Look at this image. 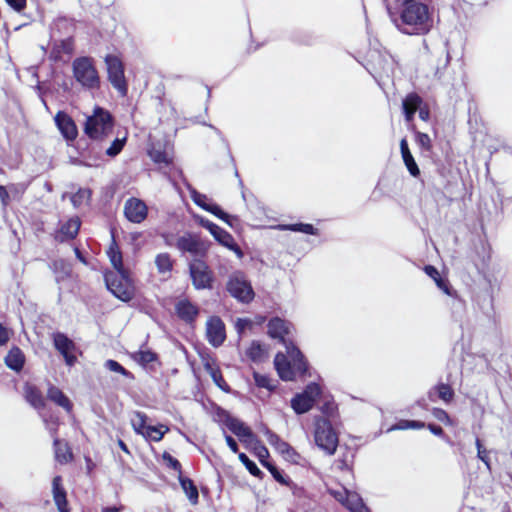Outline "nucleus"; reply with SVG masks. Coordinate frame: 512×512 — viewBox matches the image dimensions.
I'll list each match as a JSON object with an SVG mask.
<instances>
[{
    "instance_id": "f257e3e1",
    "label": "nucleus",
    "mask_w": 512,
    "mask_h": 512,
    "mask_svg": "<svg viewBox=\"0 0 512 512\" xmlns=\"http://www.w3.org/2000/svg\"><path fill=\"white\" fill-rule=\"evenodd\" d=\"M394 23L403 34L425 35L431 30L433 19L426 4H412L402 7L400 17Z\"/></svg>"
},
{
    "instance_id": "f03ea898",
    "label": "nucleus",
    "mask_w": 512,
    "mask_h": 512,
    "mask_svg": "<svg viewBox=\"0 0 512 512\" xmlns=\"http://www.w3.org/2000/svg\"><path fill=\"white\" fill-rule=\"evenodd\" d=\"M268 335L273 339H279L286 348V353L294 361L295 366L300 372L307 369V361L300 349L285 336L290 333L292 324L279 317H274L268 322Z\"/></svg>"
},
{
    "instance_id": "7ed1b4c3",
    "label": "nucleus",
    "mask_w": 512,
    "mask_h": 512,
    "mask_svg": "<svg viewBox=\"0 0 512 512\" xmlns=\"http://www.w3.org/2000/svg\"><path fill=\"white\" fill-rule=\"evenodd\" d=\"M114 127V119L111 113L96 106L92 115L88 116L84 125L85 134L93 140H103L108 137Z\"/></svg>"
},
{
    "instance_id": "20e7f679",
    "label": "nucleus",
    "mask_w": 512,
    "mask_h": 512,
    "mask_svg": "<svg viewBox=\"0 0 512 512\" xmlns=\"http://www.w3.org/2000/svg\"><path fill=\"white\" fill-rule=\"evenodd\" d=\"M73 77L85 90H95L100 87V76L91 57H77L72 62Z\"/></svg>"
},
{
    "instance_id": "39448f33",
    "label": "nucleus",
    "mask_w": 512,
    "mask_h": 512,
    "mask_svg": "<svg viewBox=\"0 0 512 512\" xmlns=\"http://www.w3.org/2000/svg\"><path fill=\"white\" fill-rule=\"evenodd\" d=\"M314 441L317 447L327 455L335 454L339 439L329 419L322 416L314 418Z\"/></svg>"
},
{
    "instance_id": "423d86ee",
    "label": "nucleus",
    "mask_w": 512,
    "mask_h": 512,
    "mask_svg": "<svg viewBox=\"0 0 512 512\" xmlns=\"http://www.w3.org/2000/svg\"><path fill=\"white\" fill-rule=\"evenodd\" d=\"M229 294L241 303H250L255 296L250 281L242 271H234L226 284Z\"/></svg>"
},
{
    "instance_id": "0eeeda50",
    "label": "nucleus",
    "mask_w": 512,
    "mask_h": 512,
    "mask_svg": "<svg viewBox=\"0 0 512 512\" xmlns=\"http://www.w3.org/2000/svg\"><path fill=\"white\" fill-rule=\"evenodd\" d=\"M189 274L192 285L196 290L211 289L213 286V272L205 261L194 258L189 263Z\"/></svg>"
},
{
    "instance_id": "6e6552de",
    "label": "nucleus",
    "mask_w": 512,
    "mask_h": 512,
    "mask_svg": "<svg viewBox=\"0 0 512 512\" xmlns=\"http://www.w3.org/2000/svg\"><path fill=\"white\" fill-rule=\"evenodd\" d=\"M107 289L118 299L128 302L133 298L134 289L128 279L127 271L105 276Z\"/></svg>"
},
{
    "instance_id": "1a4fd4ad",
    "label": "nucleus",
    "mask_w": 512,
    "mask_h": 512,
    "mask_svg": "<svg viewBox=\"0 0 512 512\" xmlns=\"http://www.w3.org/2000/svg\"><path fill=\"white\" fill-rule=\"evenodd\" d=\"M104 61L107 66L109 82L122 96H125L128 92V85L125 79L122 61L112 54L106 55Z\"/></svg>"
},
{
    "instance_id": "9d476101",
    "label": "nucleus",
    "mask_w": 512,
    "mask_h": 512,
    "mask_svg": "<svg viewBox=\"0 0 512 512\" xmlns=\"http://www.w3.org/2000/svg\"><path fill=\"white\" fill-rule=\"evenodd\" d=\"M176 247L182 253H190L194 258L199 259H202L208 252V245L192 233H185L178 237Z\"/></svg>"
},
{
    "instance_id": "9b49d317",
    "label": "nucleus",
    "mask_w": 512,
    "mask_h": 512,
    "mask_svg": "<svg viewBox=\"0 0 512 512\" xmlns=\"http://www.w3.org/2000/svg\"><path fill=\"white\" fill-rule=\"evenodd\" d=\"M199 223L203 228L207 229L211 233V235L215 238V240L218 243L234 251L238 255V257L243 256L242 250L235 243L234 238L229 232H227L217 224L205 218H200Z\"/></svg>"
},
{
    "instance_id": "f8f14e48",
    "label": "nucleus",
    "mask_w": 512,
    "mask_h": 512,
    "mask_svg": "<svg viewBox=\"0 0 512 512\" xmlns=\"http://www.w3.org/2000/svg\"><path fill=\"white\" fill-rule=\"evenodd\" d=\"M53 343L56 350L63 356L66 365L73 366L77 360L74 355L75 343L62 332L53 334Z\"/></svg>"
},
{
    "instance_id": "ddd939ff",
    "label": "nucleus",
    "mask_w": 512,
    "mask_h": 512,
    "mask_svg": "<svg viewBox=\"0 0 512 512\" xmlns=\"http://www.w3.org/2000/svg\"><path fill=\"white\" fill-rule=\"evenodd\" d=\"M206 336L213 347H219L226 338L224 322L217 316L208 319L206 323Z\"/></svg>"
},
{
    "instance_id": "4468645a",
    "label": "nucleus",
    "mask_w": 512,
    "mask_h": 512,
    "mask_svg": "<svg viewBox=\"0 0 512 512\" xmlns=\"http://www.w3.org/2000/svg\"><path fill=\"white\" fill-rule=\"evenodd\" d=\"M148 209L144 201L137 198H130L125 202L124 214L132 222L139 224L147 217Z\"/></svg>"
},
{
    "instance_id": "2eb2a0df",
    "label": "nucleus",
    "mask_w": 512,
    "mask_h": 512,
    "mask_svg": "<svg viewBox=\"0 0 512 512\" xmlns=\"http://www.w3.org/2000/svg\"><path fill=\"white\" fill-rule=\"evenodd\" d=\"M274 365L277 370L279 377L285 381H291L295 378L296 373L304 375L308 368L300 372L294 364V361L290 358V361L282 353H278L274 359Z\"/></svg>"
},
{
    "instance_id": "dca6fc26",
    "label": "nucleus",
    "mask_w": 512,
    "mask_h": 512,
    "mask_svg": "<svg viewBox=\"0 0 512 512\" xmlns=\"http://www.w3.org/2000/svg\"><path fill=\"white\" fill-rule=\"evenodd\" d=\"M55 124L62 136L69 141L76 139L78 130L73 119L65 112L59 111L54 117Z\"/></svg>"
},
{
    "instance_id": "f3484780",
    "label": "nucleus",
    "mask_w": 512,
    "mask_h": 512,
    "mask_svg": "<svg viewBox=\"0 0 512 512\" xmlns=\"http://www.w3.org/2000/svg\"><path fill=\"white\" fill-rule=\"evenodd\" d=\"M52 496L59 512H70L67 492L63 487L62 477L60 475H57L52 479Z\"/></svg>"
},
{
    "instance_id": "a211bd4d",
    "label": "nucleus",
    "mask_w": 512,
    "mask_h": 512,
    "mask_svg": "<svg viewBox=\"0 0 512 512\" xmlns=\"http://www.w3.org/2000/svg\"><path fill=\"white\" fill-rule=\"evenodd\" d=\"M74 52V39L68 37L52 42L49 58L54 61H60L63 55H71Z\"/></svg>"
},
{
    "instance_id": "6ab92c4d",
    "label": "nucleus",
    "mask_w": 512,
    "mask_h": 512,
    "mask_svg": "<svg viewBox=\"0 0 512 512\" xmlns=\"http://www.w3.org/2000/svg\"><path fill=\"white\" fill-rule=\"evenodd\" d=\"M175 312L182 321L191 324L197 318L199 309L188 299H182L176 303Z\"/></svg>"
},
{
    "instance_id": "aec40b11",
    "label": "nucleus",
    "mask_w": 512,
    "mask_h": 512,
    "mask_svg": "<svg viewBox=\"0 0 512 512\" xmlns=\"http://www.w3.org/2000/svg\"><path fill=\"white\" fill-rule=\"evenodd\" d=\"M81 221L78 217H72L61 225L59 231L55 235L58 242H65L74 239L79 232Z\"/></svg>"
},
{
    "instance_id": "412c9836",
    "label": "nucleus",
    "mask_w": 512,
    "mask_h": 512,
    "mask_svg": "<svg viewBox=\"0 0 512 512\" xmlns=\"http://www.w3.org/2000/svg\"><path fill=\"white\" fill-rule=\"evenodd\" d=\"M227 428L235 434L242 442H252L255 436L251 429L244 422L237 418L227 419Z\"/></svg>"
},
{
    "instance_id": "4be33fe9",
    "label": "nucleus",
    "mask_w": 512,
    "mask_h": 512,
    "mask_svg": "<svg viewBox=\"0 0 512 512\" xmlns=\"http://www.w3.org/2000/svg\"><path fill=\"white\" fill-rule=\"evenodd\" d=\"M423 103L422 98L417 93H409L402 101V111L406 122H411L417 110Z\"/></svg>"
},
{
    "instance_id": "5701e85b",
    "label": "nucleus",
    "mask_w": 512,
    "mask_h": 512,
    "mask_svg": "<svg viewBox=\"0 0 512 512\" xmlns=\"http://www.w3.org/2000/svg\"><path fill=\"white\" fill-rule=\"evenodd\" d=\"M400 152L403 162L410 175L413 177H418L420 175V169L409 149L408 141L406 138H402L400 141Z\"/></svg>"
},
{
    "instance_id": "b1692460",
    "label": "nucleus",
    "mask_w": 512,
    "mask_h": 512,
    "mask_svg": "<svg viewBox=\"0 0 512 512\" xmlns=\"http://www.w3.org/2000/svg\"><path fill=\"white\" fill-rule=\"evenodd\" d=\"M47 398L62 407L66 412L70 413L72 411L73 405L70 399L58 387L53 385L49 386Z\"/></svg>"
},
{
    "instance_id": "393cba45",
    "label": "nucleus",
    "mask_w": 512,
    "mask_h": 512,
    "mask_svg": "<svg viewBox=\"0 0 512 512\" xmlns=\"http://www.w3.org/2000/svg\"><path fill=\"white\" fill-rule=\"evenodd\" d=\"M454 390L450 385L445 383H438L428 392V397L431 401H435V396L445 403H450L454 398Z\"/></svg>"
},
{
    "instance_id": "a878e982",
    "label": "nucleus",
    "mask_w": 512,
    "mask_h": 512,
    "mask_svg": "<svg viewBox=\"0 0 512 512\" xmlns=\"http://www.w3.org/2000/svg\"><path fill=\"white\" fill-rule=\"evenodd\" d=\"M25 363L23 352L18 347H13L5 357V364L10 369L19 372Z\"/></svg>"
},
{
    "instance_id": "bb28decb",
    "label": "nucleus",
    "mask_w": 512,
    "mask_h": 512,
    "mask_svg": "<svg viewBox=\"0 0 512 512\" xmlns=\"http://www.w3.org/2000/svg\"><path fill=\"white\" fill-rule=\"evenodd\" d=\"M178 479H179L181 488L185 492L190 503L193 505L197 504L198 500H199V493H198V488L194 484V482L190 478L184 477L182 475H179Z\"/></svg>"
},
{
    "instance_id": "cd10ccee",
    "label": "nucleus",
    "mask_w": 512,
    "mask_h": 512,
    "mask_svg": "<svg viewBox=\"0 0 512 512\" xmlns=\"http://www.w3.org/2000/svg\"><path fill=\"white\" fill-rule=\"evenodd\" d=\"M277 228L281 231L300 232L308 235L319 234V230L309 223L279 224Z\"/></svg>"
},
{
    "instance_id": "c85d7f7f",
    "label": "nucleus",
    "mask_w": 512,
    "mask_h": 512,
    "mask_svg": "<svg viewBox=\"0 0 512 512\" xmlns=\"http://www.w3.org/2000/svg\"><path fill=\"white\" fill-rule=\"evenodd\" d=\"M204 369L210 375L214 384L218 388H220L222 391H225V392L229 391L230 388H229L228 384L226 383V381L224 380L222 373L218 367H215L210 362H206L204 364Z\"/></svg>"
},
{
    "instance_id": "c756f323",
    "label": "nucleus",
    "mask_w": 512,
    "mask_h": 512,
    "mask_svg": "<svg viewBox=\"0 0 512 512\" xmlns=\"http://www.w3.org/2000/svg\"><path fill=\"white\" fill-rule=\"evenodd\" d=\"M25 398L36 409H42L45 406L42 393L34 386L27 385L25 387Z\"/></svg>"
},
{
    "instance_id": "7c9ffc66",
    "label": "nucleus",
    "mask_w": 512,
    "mask_h": 512,
    "mask_svg": "<svg viewBox=\"0 0 512 512\" xmlns=\"http://www.w3.org/2000/svg\"><path fill=\"white\" fill-rule=\"evenodd\" d=\"M344 507H346L351 512H371L364 503L361 496L353 491H351L349 494Z\"/></svg>"
},
{
    "instance_id": "2f4dec72",
    "label": "nucleus",
    "mask_w": 512,
    "mask_h": 512,
    "mask_svg": "<svg viewBox=\"0 0 512 512\" xmlns=\"http://www.w3.org/2000/svg\"><path fill=\"white\" fill-rule=\"evenodd\" d=\"M314 404L308 400V398H305L302 394L297 393L292 399H291V407L294 410V412L298 415L307 413L312 409Z\"/></svg>"
},
{
    "instance_id": "473e14b6",
    "label": "nucleus",
    "mask_w": 512,
    "mask_h": 512,
    "mask_svg": "<svg viewBox=\"0 0 512 512\" xmlns=\"http://www.w3.org/2000/svg\"><path fill=\"white\" fill-rule=\"evenodd\" d=\"M107 254L112 266L116 269L117 272L126 271L123 266L122 254L114 238L112 239V243L107 251Z\"/></svg>"
},
{
    "instance_id": "72a5a7b5",
    "label": "nucleus",
    "mask_w": 512,
    "mask_h": 512,
    "mask_svg": "<svg viewBox=\"0 0 512 512\" xmlns=\"http://www.w3.org/2000/svg\"><path fill=\"white\" fill-rule=\"evenodd\" d=\"M55 450V458L60 463H67L72 459V453L66 443H63L59 439H54L53 442Z\"/></svg>"
},
{
    "instance_id": "f704fd0d",
    "label": "nucleus",
    "mask_w": 512,
    "mask_h": 512,
    "mask_svg": "<svg viewBox=\"0 0 512 512\" xmlns=\"http://www.w3.org/2000/svg\"><path fill=\"white\" fill-rule=\"evenodd\" d=\"M204 210L221 219L231 227L233 226V221L237 220L235 216H232L227 212L223 211V209L218 204L213 202L211 203V205L204 207Z\"/></svg>"
},
{
    "instance_id": "c9c22d12",
    "label": "nucleus",
    "mask_w": 512,
    "mask_h": 512,
    "mask_svg": "<svg viewBox=\"0 0 512 512\" xmlns=\"http://www.w3.org/2000/svg\"><path fill=\"white\" fill-rule=\"evenodd\" d=\"M147 415L141 411L133 412L130 419L131 425L137 434L143 435L148 427L146 425Z\"/></svg>"
},
{
    "instance_id": "e433bc0d",
    "label": "nucleus",
    "mask_w": 512,
    "mask_h": 512,
    "mask_svg": "<svg viewBox=\"0 0 512 512\" xmlns=\"http://www.w3.org/2000/svg\"><path fill=\"white\" fill-rule=\"evenodd\" d=\"M262 465L269 470L273 478L282 485L289 486L291 480L288 476H286L280 469H278L274 464L269 461H262Z\"/></svg>"
},
{
    "instance_id": "4c0bfd02",
    "label": "nucleus",
    "mask_w": 512,
    "mask_h": 512,
    "mask_svg": "<svg viewBox=\"0 0 512 512\" xmlns=\"http://www.w3.org/2000/svg\"><path fill=\"white\" fill-rule=\"evenodd\" d=\"M155 265L159 273H168L173 268V262L168 253H160L155 258Z\"/></svg>"
},
{
    "instance_id": "58836bf2",
    "label": "nucleus",
    "mask_w": 512,
    "mask_h": 512,
    "mask_svg": "<svg viewBox=\"0 0 512 512\" xmlns=\"http://www.w3.org/2000/svg\"><path fill=\"white\" fill-rule=\"evenodd\" d=\"M265 350L259 341H252L249 348L246 351V355L252 361H261L264 357Z\"/></svg>"
},
{
    "instance_id": "ea45409f",
    "label": "nucleus",
    "mask_w": 512,
    "mask_h": 512,
    "mask_svg": "<svg viewBox=\"0 0 512 512\" xmlns=\"http://www.w3.org/2000/svg\"><path fill=\"white\" fill-rule=\"evenodd\" d=\"M149 157L158 164H165L168 165L171 162L170 156L160 148H157L156 146H152L148 150Z\"/></svg>"
},
{
    "instance_id": "a19ab883",
    "label": "nucleus",
    "mask_w": 512,
    "mask_h": 512,
    "mask_svg": "<svg viewBox=\"0 0 512 512\" xmlns=\"http://www.w3.org/2000/svg\"><path fill=\"white\" fill-rule=\"evenodd\" d=\"M167 431H168V428L163 425H160L158 427L148 426L146 428L145 433L142 436H144L145 438L150 439L154 442H158L163 438L164 434Z\"/></svg>"
},
{
    "instance_id": "79ce46f5",
    "label": "nucleus",
    "mask_w": 512,
    "mask_h": 512,
    "mask_svg": "<svg viewBox=\"0 0 512 512\" xmlns=\"http://www.w3.org/2000/svg\"><path fill=\"white\" fill-rule=\"evenodd\" d=\"M322 390L321 387L315 383H309L300 394H302L305 398H308L313 404H315L316 400L321 396Z\"/></svg>"
},
{
    "instance_id": "37998d69",
    "label": "nucleus",
    "mask_w": 512,
    "mask_h": 512,
    "mask_svg": "<svg viewBox=\"0 0 512 512\" xmlns=\"http://www.w3.org/2000/svg\"><path fill=\"white\" fill-rule=\"evenodd\" d=\"M238 458L240 462L246 467L251 475L261 477L263 472L259 469L257 464L251 460L245 453H239Z\"/></svg>"
},
{
    "instance_id": "c03bdc74",
    "label": "nucleus",
    "mask_w": 512,
    "mask_h": 512,
    "mask_svg": "<svg viewBox=\"0 0 512 512\" xmlns=\"http://www.w3.org/2000/svg\"><path fill=\"white\" fill-rule=\"evenodd\" d=\"M91 197V191L89 189L80 188L76 193L70 197L71 203L74 208H79L84 202H87Z\"/></svg>"
},
{
    "instance_id": "a18cd8bd",
    "label": "nucleus",
    "mask_w": 512,
    "mask_h": 512,
    "mask_svg": "<svg viewBox=\"0 0 512 512\" xmlns=\"http://www.w3.org/2000/svg\"><path fill=\"white\" fill-rule=\"evenodd\" d=\"M126 136L122 138H115L111 145L106 149L105 153L109 157H116L124 148L126 144Z\"/></svg>"
},
{
    "instance_id": "49530a36",
    "label": "nucleus",
    "mask_w": 512,
    "mask_h": 512,
    "mask_svg": "<svg viewBox=\"0 0 512 512\" xmlns=\"http://www.w3.org/2000/svg\"><path fill=\"white\" fill-rule=\"evenodd\" d=\"M134 360L137 361L141 365L149 364L156 360V353L150 350H140L134 354Z\"/></svg>"
},
{
    "instance_id": "de8ad7c7",
    "label": "nucleus",
    "mask_w": 512,
    "mask_h": 512,
    "mask_svg": "<svg viewBox=\"0 0 512 512\" xmlns=\"http://www.w3.org/2000/svg\"><path fill=\"white\" fill-rule=\"evenodd\" d=\"M105 368L112 372L119 373L123 375L126 378H132L133 375L130 371H128L126 368H124L119 362L113 359H109L104 364Z\"/></svg>"
},
{
    "instance_id": "09e8293b",
    "label": "nucleus",
    "mask_w": 512,
    "mask_h": 512,
    "mask_svg": "<svg viewBox=\"0 0 512 512\" xmlns=\"http://www.w3.org/2000/svg\"><path fill=\"white\" fill-rule=\"evenodd\" d=\"M192 201L204 210V207L211 205V201L205 194L198 192L195 188H189Z\"/></svg>"
},
{
    "instance_id": "8fccbe9b",
    "label": "nucleus",
    "mask_w": 512,
    "mask_h": 512,
    "mask_svg": "<svg viewBox=\"0 0 512 512\" xmlns=\"http://www.w3.org/2000/svg\"><path fill=\"white\" fill-rule=\"evenodd\" d=\"M416 143L422 149L423 152H431L432 141L428 134L417 131L415 134Z\"/></svg>"
},
{
    "instance_id": "3c124183",
    "label": "nucleus",
    "mask_w": 512,
    "mask_h": 512,
    "mask_svg": "<svg viewBox=\"0 0 512 512\" xmlns=\"http://www.w3.org/2000/svg\"><path fill=\"white\" fill-rule=\"evenodd\" d=\"M255 383L260 388H266L269 391H272L275 389V385L272 383V380L264 374H260L258 372H254L253 374Z\"/></svg>"
},
{
    "instance_id": "603ef678",
    "label": "nucleus",
    "mask_w": 512,
    "mask_h": 512,
    "mask_svg": "<svg viewBox=\"0 0 512 512\" xmlns=\"http://www.w3.org/2000/svg\"><path fill=\"white\" fill-rule=\"evenodd\" d=\"M475 445L477 448V457L485 464L488 471H491L490 459L488 457V451L483 447L482 442L479 438H476Z\"/></svg>"
},
{
    "instance_id": "864d4df0",
    "label": "nucleus",
    "mask_w": 512,
    "mask_h": 512,
    "mask_svg": "<svg viewBox=\"0 0 512 512\" xmlns=\"http://www.w3.org/2000/svg\"><path fill=\"white\" fill-rule=\"evenodd\" d=\"M435 284L446 295L450 297H455L457 295L456 291L452 288L449 281L443 278L442 276L436 279Z\"/></svg>"
},
{
    "instance_id": "5fc2aeb1",
    "label": "nucleus",
    "mask_w": 512,
    "mask_h": 512,
    "mask_svg": "<svg viewBox=\"0 0 512 512\" xmlns=\"http://www.w3.org/2000/svg\"><path fill=\"white\" fill-rule=\"evenodd\" d=\"M275 449L287 458H292L294 455H296V452L293 449V447L282 439L280 442L277 443Z\"/></svg>"
},
{
    "instance_id": "6e6d98bb",
    "label": "nucleus",
    "mask_w": 512,
    "mask_h": 512,
    "mask_svg": "<svg viewBox=\"0 0 512 512\" xmlns=\"http://www.w3.org/2000/svg\"><path fill=\"white\" fill-rule=\"evenodd\" d=\"M329 493L334 497L335 500H337L344 506L351 491L347 490L346 488H341L330 489Z\"/></svg>"
},
{
    "instance_id": "4d7b16f0",
    "label": "nucleus",
    "mask_w": 512,
    "mask_h": 512,
    "mask_svg": "<svg viewBox=\"0 0 512 512\" xmlns=\"http://www.w3.org/2000/svg\"><path fill=\"white\" fill-rule=\"evenodd\" d=\"M162 458H163V460L165 461L166 465L169 468L179 472V475H182L181 474V464H180V462L176 458H174L168 452H164L163 455H162Z\"/></svg>"
},
{
    "instance_id": "13d9d810",
    "label": "nucleus",
    "mask_w": 512,
    "mask_h": 512,
    "mask_svg": "<svg viewBox=\"0 0 512 512\" xmlns=\"http://www.w3.org/2000/svg\"><path fill=\"white\" fill-rule=\"evenodd\" d=\"M336 410H337V407H336L335 403L331 400L325 401L320 406V411L325 415L324 418H327V419L334 417Z\"/></svg>"
},
{
    "instance_id": "bf43d9fd",
    "label": "nucleus",
    "mask_w": 512,
    "mask_h": 512,
    "mask_svg": "<svg viewBox=\"0 0 512 512\" xmlns=\"http://www.w3.org/2000/svg\"><path fill=\"white\" fill-rule=\"evenodd\" d=\"M425 426L424 422L416 421V420H405L401 422L398 426L393 427L392 429H420Z\"/></svg>"
},
{
    "instance_id": "052dcab7",
    "label": "nucleus",
    "mask_w": 512,
    "mask_h": 512,
    "mask_svg": "<svg viewBox=\"0 0 512 512\" xmlns=\"http://www.w3.org/2000/svg\"><path fill=\"white\" fill-rule=\"evenodd\" d=\"M432 415L440 422L444 424L450 423V417L448 413L442 408H433Z\"/></svg>"
},
{
    "instance_id": "680f3d73",
    "label": "nucleus",
    "mask_w": 512,
    "mask_h": 512,
    "mask_svg": "<svg viewBox=\"0 0 512 512\" xmlns=\"http://www.w3.org/2000/svg\"><path fill=\"white\" fill-rule=\"evenodd\" d=\"M16 12H21L26 7L27 0H5Z\"/></svg>"
},
{
    "instance_id": "e2e57ef3",
    "label": "nucleus",
    "mask_w": 512,
    "mask_h": 512,
    "mask_svg": "<svg viewBox=\"0 0 512 512\" xmlns=\"http://www.w3.org/2000/svg\"><path fill=\"white\" fill-rule=\"evenodd\" d=\"M216 417L218 418V421L222 422L227 427V419L228 418H234L229 414L228 411L225 409L218 407L215 413Z\"/></svg>"
},
{
    "instance_id": "0e129e2a",
    "label": "nucleus",
    "mask_w": 512,
    "mask_h": 512,
    "mask_svg": "<svg viewBox=\"0 0 512 512\" xmlns=\"http://www.w3.org/2000/svg\"><path fill=\"white\" fill-rule=\"evenodd\" d=\"M424 271L429 277H431L434 280V282L441 276L437 268L432 265H426L424 267Z\"/></svg>"
},
{
    "instance_id": "69168bd1",
    "label": "nucleus",
    "mask_w": 512,
    "mask_h": 512,
    "mask_svg": "<svg viewBox=\"0 0 512 512\" xmlns=\"http://www.w3.org/2000/svg\"><path fill=\"white\" fill-rule=\"evenodd\" d=\"M224 436H225L226 444L228 445L230 450L233 453H237L238 452V444H237L236 440L232 436L226 434L225 432H224Z\"/></svg>"
},
{
    "instance_id": "338daca9",
    "label": "nucleus",
    "mask_w": 512,
    "mask_h": 512,
    "mask_svg": "<svg viewBox=\"0 0 512 512\" xmlns=\"http://www.w3.org/2000/svg\"><path fill=\"white\" fill-rule=\"evenodd\" d=\"M250 320L245 318H238L236 322V329L238 333H242L247 326L250 325Z\"/></svg>"
},
{
    "instance_id": "774afa93",
    "label": "nucleus",
    "mask_w": 512,
    "mask_h": 512,
    "mask_svg": "<svg viewBox=\"0 0 512 512\" xmlns=\"http://www.w3.org/2000/svg\"><path fill=\"white\" fill-rule=\"evenodd\" d=\"M267 441L275 448L277 443L281 441V438L274 432H267Z\"/></svg>"
}]
</instances>
